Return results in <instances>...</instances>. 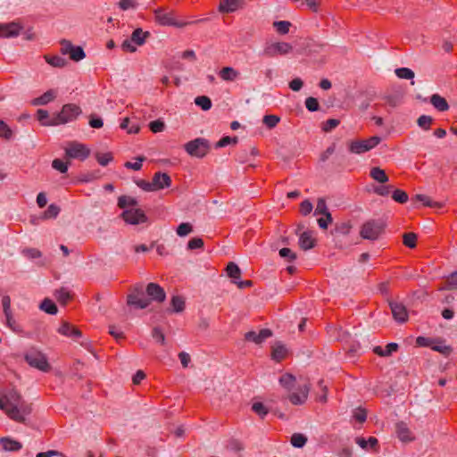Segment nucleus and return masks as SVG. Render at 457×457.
Segmentation results:
<instances>
[{"label":"nucleus","instance_id":"f257e3e1","mask_svg":"<svg viewBox=\"0 0 457 457\" xmlns=\"http://www.w3.org/2000/svg\"><path fill=\"white\" fill-rule=\"evenodd\" d=\"M136 184L143 190L152 192L170 187L171 179L167 173L159 171L154 173L152 182L139 179L136 181Z\"/></svg>","mask_w":457,"mask_h":457},{"label":"nucleus","instance_id":"f03ea898","mask_svg":"<svg viewBox=\"0 0 457 457\" xmlns=\"http://www.w3.org/2000/svg\"><path fill=\"white\" fill-rule=\"evenodd\" d=\"M145 292L143 284L132 286L127 295V304L140 310L147 308L150 305V300L145 297Z\"/></svg>","mask_w":457,"mask_h":457},{"label":"nucleus","instance_id":"7ed1b4c3","mask_svg":"<svg viewBox=\"0 0 457 457\" xmlns=\"http://www.w3.org/2000/svg\"><path fill=\"white\" fill-rule=\"evenodd\" d=\"M24 359L30 367L37 369L40 371L48 372L51 370L46 356L35 348L28 350L24 354Z\"/></svg>","mask_w":457,"mask_h":457},{"label":"nucleus","instance_id":"20e7f679","mask_svg":"<svg viewBox=\"0 0 457 457\" xmlns=\"http://www.w3.org/2000/svg\"><path fill=\"white\" fill-rule=\"evenodd\" d=\"M82 112L81 108L75 104H66L62 110L55 113V124L62 125L75 120Z\"/></svg>","mask_w":457,"mask_h":457},{"label":"nucleus","instance_id":"39448f33","mask_svg":"<svg viewBox=\"0 0 457 457\" xmlns=\"http://www.w3.org/2000/svg\"><path fill=\"white\" fill-rule=\"evenodd\" d=\"M184 149L193 157L203 158L210 150V143L204 137H197L185 144Z\"/></svg>","mask_w":457,"mask_h":457},{"label":"nucleus","instance_id":"423d86ee","mask_svg":"<svg viewBox=\"0 0 457 457\" xmlns=\"http://www.w3.org/2000/svg\"><path fill=\"white\" fill-rule=\"evenodd\" d=\"M380 141L381 138L378 136L371 137L365 140H353L348 144V150L352 154H361L374 148Z\"/></svg>","mask_w":457,"mask_h":457},{"label":"nucleus","instance_id":"0eeeda50","mask_svg":"<svg viewBox=\"0 0 457 457\" xmlns=\"http://www.w3.org/2000/svg\"><path fill=\"white\" fill-rule=\"evenodd\" d=\"M383 228V222L379 220H370L361 226L360 235L364 239L376 240L382 233Z\"/></svg>","mask_w":457,"mask_h":457},{"label":"nucleus","instance_id":"6e6552de","mask_svg":"<svg viewBox=\"0 0 457 457\" xmlns=\"http://www.w3.org/2000/svg\"><path fill=\"white\" fill-rule=\"evenodd\" d=\"M293 51V46L287 42L267 43L265 44L262 55L269 58H273L278 55H285Z\"/></svg>","mask_w":457,"mask_h":457},{"label":"nucleus","instance_id":"1a4fd4ad","mask_svg":"<svg viewBox=\"0 0 457 457\" xmlns=\"http://www.w3.org/2000/svg\"><path fill=\"white\" fill-rule=\"evenodd\" d=\"M154 18L155 21L162 26L183 28L189 24L188 22L178 21L175 19L174 12L172 11L165 12L163 8H158L154 10Z\"/></svg>","mask_w":457,"mask_h":457},{"label":"nucleus","instance_id":"9d476101","mask_svg":"<svg viewBox=\"0 0 457 457\" xmlns=\"http://www.w3.org/2000/svg\"><path fill=\"white\" fill-rule=\"evenodd\" d=\"M62 54L70 56V59L74 62H79L86 57L84 49L79 46H74L70 40L62 39L60 41Z\"/></svg>","mask_w":457,"mask_h":457},{"label":"nucleus","instance_id":"9b49d317","mask_svg":"<svg viewBox=\"0 0 457 457\" xmlns=\"http://www.w3.org/2000/svg\"><path fill=\"white\" fill-rule=\"evenodd\" d=\"M65 154L69 158L84 161L89 156L90 150L85 145L72 141L65 148Z\"/></svg>","mask_w":457,"mask_h":457},{"label":"nucleus","instance_id":"f8f14e48","mask_svg":"<svg viewBox=\"0 0 457 457\" xmlns=\"http://www.w3.org/2000/svg\"><path fill=\"white\" fill-rule=\"evenodd\" d=\"M121 218L125 222L132 225H137L146 221L147 218L145 212L140 209H128L123 211Z\"/></svg>","mask_w":457,"mask_h":457},{"label":"nucleus","instance_id":"ddd939ff","mask_svg":"<svg viewBox=\"0 0 457 457\" xmlns=\"http://www.w3.org/2000/svg\"><path fill=\"white\" fill-rule=\"evenodd\" d=\"M145 293L149 297L147 299L150 300V303L152 301L162 303L166 298V293L164 289L160 285L154 282H151L146 286Z\"/></svg>","mask_w":457,"mask_h":457},{"label":"nucleus","instance_id":"4468645a","mask_svg":"<svg viewBox=\"0 0 457 457\" xmlns=\"http://www.w3.org/2000/svg\"><path fill=\"white\" fill-rule=\"evenodd\" d=\"M22 26L16 21L0 23V37L10 38L20 35Z\"/></svg>","mask_w":457,"mask_h":457},{"label":"nucleus","instance_id":"2eb2a0df","mask_svg":"<svg viewBox=\"0 0 457 457\" xmlns=\"http://www.w3.org/2000/svg\"><path fill=\"white\" fill-rule=\"evenodd\" d=\"M272 336V331L269 328H262L258 333L249 331L245 334V340L253 342L256 345H262L267 338Z\"/></svg>","mask_w":457,"mask_h":457},{"label":"nucleus","instance_id":"dca6fc26","mask_svg":"<svg viewBox=\"0 0 457 457\" xmlns=\"http://www.w3.org/2000/svg\"><path fill=\"white\" fill-rule=\"evenodd\" d=\"M389 306L393 317L397 322L403 323L408 320V312L403 303L397 302H390Z\"/></svg>","mask_w":457,"mask_h":457},{"label":"nucleus","instance_id":"f3484780","mask_svg":"<svg viewBox=\"0 0 457 457\" xmlns=\"http://www.w3.org/2000/svg\"><path fill=\"white\" fill-rule=\"evenodd\" d=\"M58 332L67 337H71L73 340H77L81 337V331L67 321H62V325L58 328Z\"/></svg>","mask_w":457,"mask_h":457},{"label":"nucleus","instance_id":"a211bd4d","mask_svg":"<svg viewBox=\"0 0 457 457\" xmlns=\"http://www.w3.org/2000/svg\"><path fill=\"white\" fill-rule=\"evenodd\" d=\"M395 432L397 437L402 442H411L414 440V436H412L411 431L409 429L407 424L403 421L396 423Z\"/></svg>","mask_w":457,"mask_h":457},{"label":"nucleus","instance_id":"6ab92c4d","mask_svg":"<svg viewBox=\"0 0 457 457\" xmlns=\"http://www.w3.org/2000/svg\"><path fill=\"white\" fill-rule=\"evenodd\" d=\"M299 246L301 249L307 251L315 246L316 240L312 237V231H303L299 236Z\"/></svg>","mask_w":457,"mask_h":457},{"label":"nucleus","instance_id":"aec40b11","mask_svg":"<svg viewBox=\"0 0 457 457\" xmlns=\"http://www.w3.org/2000/svg\"><path fill=\"white\" fill-rule=\"evenodd\" d=\"M309 390V386L304 385L299 388L298 393H293L289 395L288 399L295 405L303 404L307 400Z\"/></svg>","mask_w":457,"mask_h":457},{"label":"nucleus","instance_id":"412c9836","mask_svg":"<svg viewBox=\"0 0 457 457\" xmlns=\"http://www.w3.org/2000/svg\"><path fill=\"white\" fill-rule=\"evenodd\" d=\"M55 97V91L54 89H49L46 92H45L42 96L34 98L31 101V104L34 106L46 105L48 103L54 101Z\"/></svg>","mask_w":457,"mask_h":457},{"label":"nucleus","instance_id":"4be33fe9","mask_svg":"<svg viewBox=\"0 0 457 457\" xmlns=\"http://www.w3.org/2000/svg\"><path fill=\"white\" fill-rule=\"evenodd\" d=\"M37 118L38 121L43 126H56L55 122V113L53 114L52 117L49 116V113L46 110L44 109H38L37 111Z\"/></svg>","mask_w":457,"mask_h":457},{"label":"nucleus","instance_id":"5701e85b","mask_svg":"<svg viewBox=\"0 0 457 457\" xmlns=\"http://www.w3.org/2000/svg\"><path fill=\"white\" fill-rule=\"evenodd\" d=\"M430 103L439 112H446L450 108L446 99L438 94H433L430 96Z\"/></svg>","mask_w":457,"mask_h":457},{"label":"nucleus","instance_id":"b1692460","mask_svg":"<svg viewBox=\"0 0 457 457\" xmlns=\"http://www.w3.org/2000/svg\"><path fill=\"white\" fill-rule=\"evenodd\" d=\"M399 348V345L396 343H389L386 345L385 348L378 345L373 348L374 353L381 357H388L392 355L393 353L396 352Z\"/></svg>","mask_w":457,"mask_h":457},{"label":"nucleus","instance_id":"393cba45","mask_svg":"<svg viewBox=\"0 0 457 457\" xmlns=\"http://www.w3.org/2000/svg\"><path fill=\"white\" fill-rule=\"evenodd\" d=\"M239 0H220L219 11L223 13L233 12L239 8Z\"/></svg>","mask_w":457,"mask_h":457},{"label":"nucleus","instance_id":"a878e982","mask_svg":"<svg viewBox=\"0 0 457 457\" xmlns=\"http://www.w3.org/2000/svg\"><path fill=\"white\" fill-rule=\"evenodd\" d=\"M239 75V71L232 67H224L219 72V76L225 81H234Z\"/></svg>","mask_w":457,"mask_h":457},{"label":"nucleus","instance_id":"bb28decb","mask_svg":"<svg viewBox=\"0 0 457 457\" xmlns=\"http://www.w3.org/2000/svg\"><path fill=\"white\" fill-rule=\"evenodd\" d=\"M370 176L372 179L381 184L386 183L389 179L386 171L379 167H372L370 171Z\"/></svg>","mask_w":457,"mask_h":457},{"label":"nucleus","instance_id":"cd10ccee","mask_svg":"<svg viewBox=\"0 0 457 457\" xmlns=\"http://www.w3.org/2000/svg\"><path fill=\"white\" fill-rule=\"evenodd\" d=\"M0 442L2 444L3 449L8 452H17L22 447V445L20 442L9 437H3L0 439Z\"/></svg>","mask_w":457,"mask_h":457},{"label":"nucleus","instance_id":"c85d7f7f","mask_svg":"<svg viewBox=\"0 0 457 457\" xmlns=\"http://www.w3.org/2000/svg\"><path fill=\"white\" fill-rule=\"evenodd\" d=\"M412 204L415 205L417 202H421L424 206L428 207H442V204L433 202L428 195L418 194L411 198Z\"/></svg>","mask_w":457,"mask_h":457},{"label":"nucleus","instance_id":"c756f323","mask_svg":"<svg viewBox=\"0 0 457 457\" xmlns=\"http://www.w3.org/2000/svg\"><path fill=\"white\" fill-rule=\"evenodd\" d=\"M1 397L4 398L7 406H13L23 400L21 394L15 389H12L7 395H1Z\"/></svg>","mask_w":457,"mask_h":457},{"label":"nucleus","instance_id":"7c9ffc66","mask_svg":"<svg viewBox=\"0 0 457 457\" xmlns=\"http://www.w3.org/2000/svg\"><path fill=\"white\" fill-rule=\"evenodd\" d=\"M287 353V350L286 346L281 343H276V345L272 347V359L280 361L283 360Z\"/></svg>","mask_w":457,"mask_h":457},{"label":"nucleus","instance_id":"2f4dec72","mask_svg":"<svg viewBox=\"0 0 457 457\" xmlns=\"http://www.w3.org/2000/svg\"><path fill=\"white\" fill-rule=\"evenodd\" d=\"M149 37V32L143 31L142 29H136L131 35V41L137 46H142L145 42V38Z\"/></svg>","mask_w":457,"mask_h":457},{"label":"nucleus","instance_id":"473e14b6","mask_svg":"<svg viewBox=\"0 0 457 457\" xmlns=\"http://www.w3.org/2000/svg\"><path fill=\"white\" fill-rule=\"evenodd\" d=\"M39 308L43 312H45L48 314H51V315H54L58 312V308H57L56 304L49 298H45L41 302Z\"/></svg>","mask_w":457,"mask_h":457},{"label":"nucleus","instance_id":"72a5a7b5","mask_svg":"<svg viewBox=\"0 0 457 457\" xmlns=\"http://www.w3.org/2000/svg\"><path fill=\"white\" fill-rule=\"evenodd\" d=\"M440 290H455L457 289V271L452 272L445 278V285L442 286Z\"/></svg>","mask_w":457,"mask_h":457},{"label":"nucleus","instance_id":"f704fd0d","mask_svg":"<svg viewBox=\"0 0 457 457\" xmlns=\"http://www.w3.org/2000/svg\"><path fill=\"white\" fill-rule=\"evenodd\" d=\"M54 296L56 297L57 301L63 305L67 304V303L72 298V295L65 287H62L56 290L54 292Z\"/></svg>","mask_w":457,"mask_h":457},{"label":"nucleus","instance_id":"c9c22d12","mask_svg":"<svg viewBox=\"0 0 457 457\" xmlns=\"http://www.w3.org/2000/svg\"><path fill=\"white\" fill-rule=\"evenodd\" d=\"M44 58L48 64L55 68H63L68 63L64 58L58 55H45Z\"/></svg>","mask_w":457,"mask_h":457},{"label":"nucleus","instance_id":"e433bc0d","mask_svg":"<svg viewBox=\"0 0 457 457\" xmlns=\"http://www.w3.org/2000/svg\"><path fill=\"white\" fill-rule=\"evenodd\" d=\"M314 214L315 215H319V214L324 215L325 217H327L328 221H332V216L328 210L326 201L322 198H320L318 200Z\"/></svg>","mask_w":457,"mask_h":457},{"label":"nucleus","instance_id":"4c0bfd02","mask_svg":"<svg viewBox=\"0 0 457 457\" xmlns=\"http://www.w3.org/2000/svg\"><path fill=\"white\" fill-rule=\"evenodd\" d=\"M355 442L361 448L365 450L368 449V447L375 448L378 444V439L374 436L369 437L368 440L364 437H356Z\"/></svg>","mask_w":457,"mask_h":457},{"label":"nucleus","instance_id":"58836bf2","mask_svg":"<svg viewBox=\"0 0 457 457\" xmlns=\"http://www.w3.org/2000/svg\"><path fill=\"white\" fill-rule=\"evenodd\" d=\"M170 304L172 306V312H181L185 309V300L180 295L172 296Z\"/></svg>","mask_w":457,"mask_h":457},{"label":"nucleus","instance_id":"ea45409f","mask_svg":"<svg viewBox=\"0 0 457 457\" xmlns=\"http://www.w3.org/2000/svg\"><path fill=\"white\" fill-rule=\"evenodd\" d=\"M279 383L286 389L291 390L295 386V378L289 373H286L280 377Z\"/></svg>","mask_w":457,"mask_h":457},{"label":"nucleus","instance_id":"a19ab883","mask_svg":"<svg viewBox=\"0 0 457 457\" xmlns=\"http://www.w3.org/2000/svg\"><path fill=\"white\" fill-rule=\"evenodd\" d=\"M137 205V202L135 198L128 195H121L118 199V206L121 209H125L129 206L134 207Z\"/></svg>","mask_w":457,"mask_h":457},{"label":"nucleus","instance_id":"79ce46f5","mask_svg":"<svg viewBox=\"0 0 457 457\" xmlns=\"http://www.w3.org/2000/svg\"><path fill=\"white\" fill-rule=\"evenodd\" d=\"M227 273L228 276L230 277L233 281L238 280L241 276V270L239 267L235 262H229L227 266Z\"/></svg>","mask_w":457,"mask_h":457},{"label":"nucleus","instance_id":"37998d69","mask_svg":"<svg viewBox=\"0 0 457 457\" xmlns=\"http://www.w3.org/2000/svg\"><path fill=\"white\" fill-rule=\"evenodd\" d=\"M307 437L300 433H295L291 436V444L294 447L302 448L305 445Z\"/></svg>","mask_w":457,"mask_h":457},{"label":"nucleus","instance_id":"c03bdc74","mask_svg":"<svg viewBox=\"0 0 457 457\" xmlns=\"http://www.w3.org/2000/svg\"><path fill=\"white\" fill-rule=\"evenodd\" d=\"M195 104L201 107L204 111H208L212 108V101L206 96H200L195 97Z\"/></svg>","mask_w":457,"mask_h":457},{"label":"nucleus","instance_id":"a18cd8bd","mask_svg":"<svg viewBox=\"0 0 457 457\" xmlns=\"http://www.w3.org/2000/svg\"><path fill=\"white\" fill-rule=\"evenodd\" d=\"M403 245L409 248H414L417 245V235L412 232L404 233L403 236Z\"/></svg>","mask_w":457,"mask_h":457},{"label":"nucleus","instance_id":"49530a36","mask_svg":"<svg viewBox=\"0 0 457 457\" xmlns=\"http://www.w3.org/2000/svg\"><path fill=\"white\" fill-rule=\"evenodd\" d=\"M279 121H280V118L278 116L273 115V114L265 115L262 119L263 124L268 129L275 128L278 124Z\"/></svg>","mask_w":457,"mask_h":457},{"label":"nucleus","instance_id":"de8ad7c7","mask_svg":"<svg viewBox=\"0 0 457 457\" xmlns=\"http://www.w3.org/2000/svg\"><path fill=\"white\" fill-rule=\"evenodd\" d=\"M273 26L275 27L278 33H279L281 35H285L289 32V28L291 27V23L287 21H275L273 23Z\"/></svg>","mask_w":457,"mask_h":457},{"label":"nucleus","instance_id":"09e8293b","mask_svg":"<svg viewBox=\"0 0 457 457\" xmlns=\"http://www.w3.org/2000/svg\"><path fill=\"white\" fill-rule=\"evenodd\" d=\"M431 349L438 352L445 356H448L452 353V348L449 345H445L443 342H438L433 345H430Z\"/></svg>","mask_w":457,"mask_h":457},{"label":"nucleus","instance_id":"8fccbe9b","mask_svg":"<svg viewBox=\"0 0 457 457\" xmlns=\"http://www.w3.org/2000/svg\"><path fill=\"white\" fill-rule=\"evenodd\" d=\"M395 74L398 78L403 79H412L414 78V72L409 68H398L395 70Z\"/></svg>","mask_w":457,"mask_h":457},{"label":"nucleus","instance_id":"3c124183","mask_svg":"<svg viewBox=\"0 0 457 457\" xmlns=\"http://www.w3.org/2000/svg\"><path fill=\"white\" fill-rule=\"evenodd\" d=\"M21 254L30 260L37 259L42 256V253L37 248H24L21 250Z\"/></svg>","mask_w":457,"mask_h":457},{"label":"nucleus","instance_id":"603ef678","mask_svg":"<svg viewBox=\"0 0 457 457\" xmlns=\"http://www.w3.org/2000/svg\"><path fill=\"white\" fill-rule=\"evenodd\" d=\"M193 231V226L188 222L179 224L176 229L178 236L186 237Z\"/></svg>","mask_w":457,"mask_h":457},{"label":"nucleus","instance_id":"864d4df0","mask_svg":"<svg viewBox=\"0 0 457 457\" xmlns=\"http://www.w3.org/2000/svg\"><path fill=\"white\" fill-rule=\"evenodd\" d=\"M252 410L262 419H263L268 414V409L262 403L260 402L253 403Z\"/></svg>","mask_w":457,"mask_h":457},{"label":"nucleus","instance_id":"5fc2aeb1","mask_svg":"<svg viewBox=\"0 0 457 457\" xmlns=\"http://www.w3.org/2000/svg\"><path fill=\"white\" fill-rule=\"evenodd\" d=\"M392 198L395 202L400 203V204H405L409 199L407 193L401 189H395L393 192Z\"/></svg>","mask_w":457,"mask_h":457},{"label":"nucleus","instance_id":"6e6d98bb","mask_svg":"<svg viewBox=\"0 0 457 457\" xmlns=\"http://www.w3.org/2000/svg\"><path fill=\"white\" fill-rule=\"evenodd\" d=\"M432 122H433V118L428 115H421L419 117V119L417 120L418 125L425 130L429 129Z\"/></svg>","mask_w":457,"mask_h":457},{"label":"nucleus","instance_id":"4d7b16f0","mask_svg":"<svg viewBox=\"0 0 457 457\" xmlns=\"http://www.w3.org/2000/svg\"><path fill=\"white\" fill-rule=\"evenodd\" d=\"M59 212H60V208L57 205L52 204L45 211L44 218L45 219L56 218L57 215L59 214Z\"/></svg>","mask_w":457,"mask_h":457},{"label":"nucleus","instance_id":"13d9d810","mask_svg":"<svg viewBox=\"0 0 457 457\" xmlns=\"http://www.w3.org/2000/svg\"><path fill=\"white\" fill-rule=\"evenodd\" d=\"M0 137L10 139L12 137V131L10 127L2 120H0Z\"/></svg>","mask_w":457,"mask_h":457},{"label":"nucleus","instance_id":"bf43d9fd","mask_svg":"<svg viewBox=\"0 0 457 457\" xmlns=\"http://www.w3.org/2000/svg\"><path fill=\"white\" fill-rule=\"evenodd\" d=\"M52 167L61 173H66L68 170V162H64L61 159H54L52 162Z\"/></svg>","mask_w":457,"mask_h":457},{"label":"nucleus","instance_id":"052dcab7","mask_svg":"<svg viewBox=\"0 0 457 457\" xmlns=\"http://www.w3.org/2000/svg\"><path fill=\"white\" fill-rule=\"evenodd\" d=\"M305 107L310 112L318 111L320 108V104H319L317 98L312 97V96L307 97L305 100Z\"/></svg>","mask_w":457,"mask_h":457},{"label":"nucleus","instance_id":"680f3d73","mask_svg":"<svg viewBox=\"0 0 457 457\" xmlns=\"http://www.w3.org/2000/svg\"><path fill=\"white\" fill-rule=\"evenodd\" d=\"M149 128L154 133L162 132L165 129V123L162 120H155L149 123Z\"/></svg>","mask_w":457,"mask_h":457},{"label":"nucleus","instance_id":"e2e57ef3","mask_svg":"<svg viewBox=\"0 0 457 457\" xmlns=\"http://www.w3.org/2000/svg\"><path fill=\"white\" fill-rule=\"evenodd\" d=\"M237 142V137H231L226 136V137H223L221 139H220L216 143L215 147L221 148V147L227 146L228 145H229L231 143L236 144Z\"/></svg>","mask_w":457,"mask_h":457},{"label":"nucleus","instance_id":"0e129e2a","mask_svg":"<svg viewBox=\"0 0 457 457\" xmlns=\"http://www.w3.org/2000/svg\"><path fill=\"white\" fill-rule=\"evenodd\" d=\"M145 158L144 156H138L137 158V162H125L124 166L127 169H131V170H139L142 168V162L145 161Z\"/></svg>","mask_w":457,"mask_h":457},{"label":"nucleus","instance_id":"69168bd1","mask_svg":"<svg viewBox=\"0 0 457 457\" xmlns=\"http://www.w3.org/2000/svg\"><path fill=\"white\" fill-rule=\"evenodd\" d=\"M96 160L100 165L106 166L112 160V155L111 153L96 154Z\"/></svg>","mask_w":457,"mask_h":457},{"label":"nucleus","instance_id":"338daca9","mask_svg":"<svg viewBox=\"0 0 457 457\" xmlns=\"http://www.w3.org/2000/svg\"><path fill=\"white\" fill-rule=\"evenodd\" d=\"M204 247V240L200 237H194L190 239L187 243V249L195 250L200 249Z\"/></svg>","mask_w":457,"mask_h":457},{"label":"nucleus","instance_id":"774afa93","mask_svg":"<svg viewBox=\"0 0 457 457\" xmlns=\"http://www.w3.org/2000/svg\"><path fill=\"white\" fill-rule=\"evenodd\" d=\"M36 457H66L64 454L58 451L49 450L47 452L38 453Z\"/></svg>","mask_w":457,"mask_h":457}]
</instances>
